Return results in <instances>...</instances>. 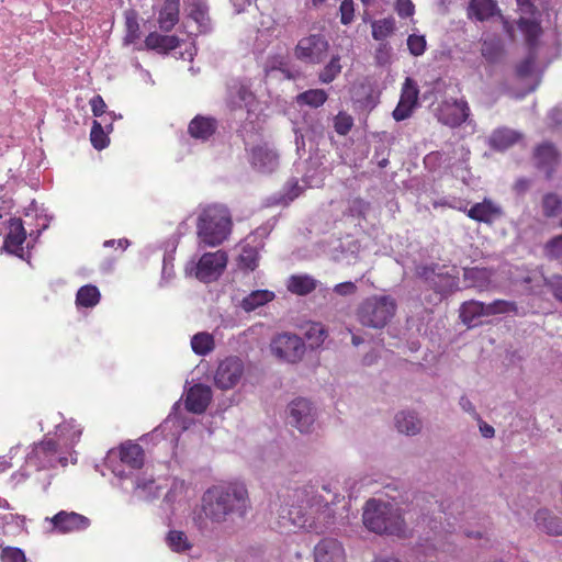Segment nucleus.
Returning <instances> with one entry per match:
<instances>
[{"instance_id": "62", "label": "nucleus", "mask_w": 562, "mask_h": 562, "mask_svg": "<svg viewBox=\"0 0 562 562\" xmlns=\"http://www.w3.org/2000/svg\"><path fill=\"white\" fill-rule=\"evenodd\" d=\"M272 228L273 224L267 222L263 225L256 228V231L246 238V241H250L254 245H256L257 243H261L263 245V239L270 235Z\"/></svg>"}, {"instance_id": "24", "label": "nucleus", "mask_w": 562, "mask_h": 562, "mask_svg": "<svg viewBox=\"0 0 562 562\" xmlns=\"http://www.w3.org/2000/svg\"><path fill=\"white\" fill-rule=\"evenodd\" d=\"M533 521L541 532L549 536H562V518L547 508H540L535 513Z\"/></svg>"}, {"instance_id": "28", "label": "nucleus", "mask_w": 562, "mask_h": 562, "mask_svg": "<svg viewBox=\"0 0 562 562\" xmlns=\"http://www.w3.org/2000/svg\"><path fill=\"white\" fill-rule=\"evenodd\" d=\"M499 13L495 0H471L468 5V16L483 22Z\"/></svg>"}, {"instance_id": "34", "label": "nucleus", "mask_w": 562, "mask_h": 562, "mask_svg": "<svg viewBox=\"0 0 562 562\" xmlns=\"http://www.w3.org/2000/svg\"><path fill=\"white\" fill-rule=\"evenodd\" d=\"M318 281L308 274L292 276L288 281V290L297 295H307L316 290Z\"/></svg>"}, {"instance_id": "50", "label": "nucleus", "mask_w": 562, "mask_h": 562, "mask_svg": "<svg viewBox=\"0 0 562 562\" xmlns=\"http://www.w3.org/2000/svg\"><path fill=\"white\" fill-rule=\"evenodd\" d=\"M190 16L201 26L205 27L209 22L207 5L204 0H194L191 4Z\"/></svg>"}, {"instance_id": "57", "label": "nucleus", "mask_w": 562, "mask_h": 562, "mask_svg": "<svg viewBox=\"0 0 562 562\" xmlns=\"http://www.w3.org/2000/svg\"><path fill=\"white\" fill-rule=\"evenodd\" d=\"M544 284L553 295V297L562 304V276L553 274L548 279H544Z\"/></svg>"}, {"instance_id": "36", "label": "nucleus", "mask_w": 562, "mask_h": 562, "mask_svg": "<svg viewBox=\"0 0 562 562\" xmlns=\"http://www.w3.org/2000/svg\"><path fill=\"white\" fill-rule=\"evenodd\" d=\"M501 214V209L495 206L491 201L475 203L468 212V216L477 222L490 223L495 215Z\"/></svg>"}, {"instance_id": "41", "label": "nucleus", "mask_w": 562, "mask_h": 562, "mask_svg": "<svg viewBox=\"0 0 562 562\" xmlns=\"http://www.w3.org/2000/svg\"><path fill=\"white\" fill-rule=\"evenodd\" d=\"M372 37L375 41L385 42L395 31V20L393 18H385L381 20H374L371 23Z\"/></svg>"}, {"instance_id": "60", "label": "nucleus", "mask_w": 562, "mask_h": 562, "mask_svg": "<svg viewBox=\"0 0 562 562\" xmlns=\"http://www.w3.org/2000/svg\"><path fill=\"white\" fill-rule=\"evenodd\" d=\"M416 108L417 106L412 105L409 103H405L400 100L397 105L395 106V109L392 112V116L396 122H402V121L411 117Z\"/></svg>"}, {"instance_id": "9", "label": "nucleus", "mask_w": 562, "mask_h": 562, "mask_svg": "<svg viewBox=\"0 0 562 562\" xmlns=\"http://www.w3.org/2000/svg\"><path fill=\"white\" fill-rule=\"evenodd\" d=\"M416 273L429 289L441 296H448L459 290V274L456 268L446 270L445 266L430 263L418 267Z\"/></svg>"}, {"instance_id": "35", "label": "nucleus", "mask_w": 562, "mask_h": 562, "mask_svg": "<svg viewBox=\"0 0 562 562\" xmlns=\"http://www.w3.org/2000/svg\"><path fill=\"white\" fill-rule=\"evenodd\" d=\"M274 296L272 291L255 290L241 300L240 307L249 313L271 302Z\"/></svg>"}, {"instance_id": "16", "label": "nucleus", "mask_w": 562, "mask_h": 562, "mask_svg": "<svg viewBox=\"0 0 562 562\" xmlns=\"http://www.w3.org/2000/svg\"><path fill=\"white\" fill-rule=\"evenodd\" d=\"M227 265V255L223 250L205 252L195 266V278L204 283L217 280Z\"/></svg>"}, {"instance_id": "8", "label": "nucleus", "mask_w": 562, "mask_h": 562, "mask_svg": "<svg viewBox=\"0 0 562 562\" xmlns=\"http://www.w3.org/2000/svg\"><path fill=\"white\" fill-rule=\"evenodd\" d=\"M517 312L518 307L514 301L494 300L491 303H484L471 300L461 305L460 318L469 328H473L481 324L480 318L483 316L517 314Z\"/></svg>"}, {"instance_id": "40", "label": "nucleus", "mask_w": 562, "mask_h": 562, "mask_svg": "<svg viewBox=\"0 0 562 562\" xmlns=\"http://www.w3.org/2000/svg\"><path fill=\"white\" fill-rule=\"evenodd\" d=\"M58 437L64 441L65 445L74 446L76 445L82 434V429L79 425L76 424L74 419L69 422L60 423L56 427Z\"/></svg>"}, {"instance_id": "61", "label": "nucleus", "mask_w": 562, "mask_h": 562, "mask_svg": "<svg viewBox=\"0 0 562 562\" xmlns=\"http://www.w3.org/2000/svg\"><path fill=\"white\" fill-rule=\"evenodd\" d=\"M340 22L342 25H349L355 18L353 0H342L339 7Z\"/></svg>"}, {"instance_id": "2", "label": "nucleus", "mask_w": 562, "mask_h": 562, "mask_svg": "<svg viewBox=\"0 0 562 562\" xmlns=\"http://www.w3.org/2000/svg\"><path fill=\"white\" fill-rule=\"evenodd\" d=\"M249 507L248 491L240 482L212 485L202 496V510L214 524L244 518Z\"/></svg>"}, {"instance_id": "30", "label": "nucleus", "mask_w": 562, "mask_h": 562, "mask_svg": "<svg viewBox=\"0 0 562 562\" xmlns=\"http://www.w3.org/2000/svg\"><path fill=\"white\" fill-rule=\"evenodd\" d=\"M517 26L525 35L529 50H535L542 34L540 22L535 18L520 16L517 21Z\"/></svg>"}, {"instance_id": "44", "label": "nucleus", "mask_w": 562, "mask_h": 562, "mask_svg": "<svg viewBox=\"0 0 562 562\" xmlns=\"http://www.w3.org/2000/svg\"><path fill=\"white\" fill-rule=\"evenodd\" d=\"M340 56L334 55L318 74V80L322 83L333 82L341 72Z\"/></svg>"}, {"instance_id": "13", "label": "nucleus", "mask_w": 562, "mask_h": 562, "mask_svg": "<svg viewBox=\"0 0 562 562\" xmlns=\"http://www.w3.org/2000/svg\"><path fill=\"white\" fill-rule=\"evenodd\" d=\"M225 103L231 111L245 109L250 114L256 103V95L247 82L234 78L226 85Z\"/></svg>"}, {"instance_id": "15", "label": "nucleus", "mask_w": 562, "mask_h": 562, "mask_svg": "<svg viewBox=\"0 0 562 562\" xmlns=\"http://www.w3.org/2000/svg\"><path fill=\"white\" fill-rule=\"evenodd\" d=\"M251 168L260 173H272L279 166V154L273 145L261 142L246 149Z\"/></svg>"}, {"instance_id": "64", "label": "nucleus", "mask_w": 562, "mask_h": 562, "mask_svg": "<svg viewBox=\"0 0 562 562\" xmlns=\"http://www.w3.org/2000/svg\"><path fill=\"white\" fill-rule=\"evenodd\" d=\"M173 276V256L170 254H165L162 259L160 285H162L164 282L170 281Z\"/></svg>"}, {"instance_id": "53", "label": "nucleus", "mask_w": 562, "mask_h": 562, "mask_svg": "<svg viewBox=\"0 0 562 562\" xmlns=\"http://www.w3.org/2000/svg\"><path fill=\"white\" fill-rule=\"evenodd\" d=\"M407 48L411 55L422 56L427 48V42L424 35L411 34L407 37Z\"/></svg>"}, {"instance_id": "7", "label": "nucleus", "mask_w": 562, "mask_h": 562, "mask_svg": "<svg viewBox=\"0 0 562 562\" xmlns=\"http://www.w3.org/2000/svg\"><path fill=\"white\" fill-rule=\"evenodd\" d=\"M296 154L302 158L306 153V139L310 142V149L317 150V146L325 137V125L319 113H304L301 122H292Z\"/></svg>"}, {"instance_id": "3", "label": "nucleus", "mask_w": 562, "mask_h": 562, "mask_svg": "<svg viewBox=\"0 0 562 562\" xmlns=\"http://www.w3.org/2000/svg\"><path fill=\"white\" fill-rule=\"evenodd\" d=\"M119 456L121 463L112 468V472L120 481L121 487L126 492L135 493L139 498L156 497L154 479L135 473L144 465L143 448L137 443L127 441L121 445Z\"/></svg>"}, {"instance_id": "51", "label": "nucleus", "mask_w": 562, "mask_h": 562, "mask_svg": "<svg viewBox=\"0 0 562 562\" xmlns=\"http://www.w3.org/2000/svg\"><path fill=\"white\" fill-rule=\"evenodd\" d=\"M353 126V119L348 113L340 111L334 117V128L337 134L345 136L347 135Z\"/></svg>"}, {"instance_id": "4", "label": "nucleus", "mask_w": 562, "mask_h": 562, "mask_svg": "<svg viewBox=\"0 0 562 562\" xmlns=\"http://www.w3.org/2000/svg\"><path fill=\"white\" fill-rule=\"evenodd\" d=\"M362 521L368 530L378 535L401 537L406 530L405 520L400 508L376 498H370L366 502Z\"/></svg>"}, {"instance_id": "23", "label": "nucleus", "mask_w": 562, "mask_h": 562, "mask_svg": "<svg viewBox=\"0 0 562 562\" xmlns=\"http://www.w3.org/2000/svg\"><path fill=\"white\" fill-rule=\"evenodd\" d=\"M559 154L551 143H543L535 150L536 166L546 173L547 179H551L558 165Z\"/></svg>"}, {"instance_id": "12", "label": "nucleus", "mask_w": 562, "mask_h": 562, "mask_svg": "<svg viewBox=\"0 0 562 562\" xmlns=\"http://www.w3.org/2000/svg\"><path fill=\"white\" fill-rule=\"evenodd\" d=\"M329 43L322 34H311L299 41L294 53L299 60L308 64H321L325 60Z\"/></svg>"}, {"instance_id": "46", "label": "nucleus", "mask_w": 562, "mask_h": 562, "mask_svg": "<svg viewBox=\"0 0 562 562\" xmlns=\"http://www.w3.org/2000/svg\"><path fill=\"white\" fill-rule=\"evenodd\" d=\"M90 140L93 148H95L97 150H102L106 148L110 143V138L105 133V130L103 128L102 124L97 120L92 122Z\"/></svg>"}, {"instance_id": "22", "label": "nucleus", "mask_w": 562, "mask_h": 562, "mask_svg": "<svg viewBox=\"0 0 562 562\" xmlns=\"http://www.w3.org/2000/svg\"><path fill=\"white\" fill-rule=\"evenodd\" d=\"M212 400V390L209 385L199 383L191 386L186 397V408L193 414L206 411Z\"/></svg>"}, {"instance_id": "1", "label": "nucleus", "mask_w": 562, "mask_h": 562, "mask_svg": "<svg viewBox=\"0 0 562 562\" xmlns=\"http://www.w3.org/2000/svg\"><path fill=\"white\" fill-rule=\"evenodd\" d=\"M305 505H291L281 510L280 517L293 527L311 529L316 532L331 530L336 524L335 506L345 499L337 486L323 484L321 491L306 493Z\"/></svg>"}, {"instance_id": "39", "label": "nucleus", "mask_w": 562, "mask_h": 562, "mask_svg": "<svg viewBox=\"0 0 562 562\" xmlns=\"http://www.w3.org/2000/svg\"><path fill=\"white\" fill-rule=\"evenodd\" d=\"M101 300V293L98 286L86 284L78 289L76 294V304L79 307H93Z\"/></svg>"}, {"instance_id": "42", "label": "nucleus", "mask_w": 562, "mask_h": 562, "mask_svg": "<svg viewBox=\"0 0 562 562\" xmlns=\"http://www.w3.org/2000/svg\"><path fill=\"white\" fill-rule=\"evenodd\" d=\"M125 29L126 34L124 37V44L130 45L135 43L140 35L139 24L137 21V12L133 9L125 11Z\"/></svg>"}, {"instance_id": "25", "label": "nucleus", "mask_w": 562, "mask_h": 562, "mask_svg": "<svg viewBox=\"0 0 562 562\" xmlns=\"http://www.w3.org/2000/svg\"><path fill=\"white\" fill-rule=\"evenodd\" d=\"M217 125L214 117L196 115L189 123L188 133L191 137L205 142L214 135Z\"/></svg>"}, {"instance_id": "20", "label": "nucleus", "mask_w": 562, "mask_h": 562, "mask_svg": "<svg viewBox=\"0 0 562 562\" xmlns=\"http://www.w3.org/2000/svg\"><path fill=\"white\" fill-rule=\"evenodd\" d=\"M470 116V106L464 99H457L446 104L439 114V121L450 127L462 125Z\"/></svg>"}, {"instance_id": "5", "label": "nucleus", "mask_w": 562, "mask_h": 562, "mask_svg": "<svg viewBox=\"0 0 562 562\" xmlns=\"http://www.w3.org/2000/svg\"><path fill=\"white\" fill-rule=\"evenodd\" d=\"M232 231L229 210L221 204L209 205L201 211L196 221L200 244L216 247L226 240Z\"/></svg>"}, {"instance_id": "63", "label": "nucleus", "mask_w": 562, "mask_h": 562, "mask_svg": "<svg viewBox=\"0 0 562 562\" xmlns=\"http://www.w3.org/2000/svg\"><path fill=\"white\" fill-rule=\"evenodd\" d=\"M370 210V203L360 198L350 201L349 212L352 216L364 217Z\"/></svg>"}, {"instance_id": "52", "label": "nucleus", "mask_w": 562, "mask_h": 562, "mask_svg": "<svg viewBox=\"0 0 562 562\" xmlns=\"http://www.w3.org/2000/svg\"><path fill=\"white\" fill-rule=\"evenodd\" d=\"M30 212H35L36 213V217L38 221L43 220V223L41 224V228L36 229V231H31L30 232V237L36 239L41 236V234L48 228L49 226V223L50 221L53 220V216L52 215H42V214H38L37 213V206H36V201L33 200L31 202V204L29 205V207L26 209V212H25V216H29L30 215Z\"/></svg>"}, {"instance_id": "27", "label": "nucleus", "mask_w": 562, "mask_h": 562, "mask_svg": "<svg viewBox=\"0 0 562 562\" xmlns=\"http://www.w3.org/2000/svg\"><path fill=\"white\" fill-rule=\"evenodd\" d=\"M297 171H301L302 180L308 186H317L322 181L324 168L318 157L308 156L307 159L296 162Z\"/></svg>"}, {"instance_id": "48", "label": "nucleus", "mask_w": 562, "mask_h": 562, "mask_svg": "<svg viewBox=\"0 0 562 562\" xmlns=\"http://www.w3.org/2000/svg\"><path fill=\"white\" fill-rule=\"evenodd\" d=\"M463 277L472 286L476 288L485 286L490 279L487 271L477 267L464 269Z\"/></svg>"}, {"instance_id": "17", "label": "nucleus", "mask_w": 562, "mask_h": 562, "mask_svg": "<svg viewBox=\"0 0 562 562\" xmlns=\"http://www.w3.org/2000/svg\"><path fill=\"white\" fill-rule=\"evenodd\" d=\"M244 374V362L231 356L222 360L214 374V383L221 390H229L238 384Z\"/></svg>"}, {"instance_id": "56", "label": "nucleus", "mask_w": 562, "mask_h": 562, "mask_svg": "<svg viewBox=\"0 0 562 562\" xmlns=\"http://www.w3.org/2000/svg\"><path fill=\"white\" fill-rule=\"evenodd\" d=\"M536 61V54L530 50L528 56L516 66V75L519 78H526L531 75Z\"/></svg>"}, {"instance_id": "37", "label": "nucleus", "mask_w": 562, "mask_h": 562, "mask_svg": "<svg viewBox=\"0 0 562 562\" xmlns=\"http://www.w3.org/2000/svg\"><path fill=\"white\" fill-rule=\"evenodd\" d=\"M265 71L268 74L272 71H280L285 79L293 80L297 77L299 72L290 68L289 60L282 55H274L268 57Z\"/></svg>"}, {"instance_id": "38", "label": "nucleus", "mask_w": 562, "mask_h": 562, "mask_svg": "<svg viewBox=\"0 0 562 562\" xmlns=\"http://www.w3.org/2000/svg\"><path fill=\"white\" fill-rule=\"evenodd\" d=\"M328 99V94L324 89H308L299 93L295 101L300 106H310L317 109L322 106Z\"/></svg>"}, {"instance_id": "21", "label": "nucleus", "mask_w": 562, "mask_h": 562, "mask_svg": "<svg viewBox=\"0 0 562 562\" xmlns=\"http://www.w3.org/2000/svg\"><path fill=\"white\" fill-rule=\"evenodd\" d=\"M315 562H345L342 544L334 538L322 539L314 548Z\"/></svg>"}, {"instance_id": "19", "label": "nucleus", "mask_w": 562, "mask_h": 562, "mask_svg": "<svg viewBox=\"0 0 562 562\" xmlns=\"http://www.w3.org/2000/svg\"><path fill=\"white\" fill-rule=\"evenodd\" d=\"M9 232L4 237L2 249L9 254L15 255L24 259V250L22 245L26 239V231L23 222L19 217H11L8 221Z\"/></svg>"}, {"instance_id": "10", "label": "nucleus", "mask_w": 562, "mask_h": 562, "mask_svg": "<svg viewBox=\"0 0 562 562\" xmlns=\"http://www.w3.org/2000/svg\"><path fill=\"white\" fill-rule=\"evenodd\" d=\"M67 462L66 457L58 456V445L53 439H44L34 443L32 451L26 456V465L33 467L37 471L56 468L57 464L66 467Z\"/></svg>"}, {"instance_id": "49", "label": "nucleus", "mask_w": 562, "mask_h": 562, "mask_svg": "<svg viewBox=\"0 0 562 562\" xmlns=\"http://www.w3.org/2000/svg\"><path fill=\"white\" fill-rule=\"evenodd\" d=\"M562 209V200L555 193H547L542 198V212L547 217H554Z\"/></svg>"}, {"instance_id": "11", "label": "nucleus", "mask_w": 562, "mask_h": 562, "mask_svg": "<svg viewBox=\"0 0 562 562\" xmlns=\"http://www.w3.org/2000/svg\"><path fill=\"white\" fill-rule=\"evenodd\" d=\"M270 347L274 356L289 363L299 362L306 350L304 340L300 336L290 333L277 335Z\"/></svg>"}, {"instance_id": "43", "label": "nucleus", "mask_w": 562, "mask_h": 562, "mask_svg": "<svg viewBox=\"0 0 562 562\" xmlns=\"http://www.w3.org/2000/svg\"><path fill=\"white\" fill-rule=\"evenodd\" d=\"M191 348L198 356H206L214 349L213 336L209 333H198L191 338Z\"/></svg>"}, {"instance_id": "29", "label": "nucleus", "mask_w": 562, "mask_h": 562, "mask_svg": "<svg viewBox=\"0 0 562 562\" xmlns=\"http://www.w3.org/2000/svg\"><path fill=\"white\" fill-rule=\"evenodd\" d=\"M180 0H165L159 11L158 24L161 31L169 32L179 22Z\"/></svg>"}, {"instance_id": "6", "label": "nucleus", "mask_w": 562, "mask_h": 562, "mask_svg": "<svg viewBox=\"0 0 562 562\" xmlns=\"http://www.w3.org/2000/svg\"><path fill=\"white\" fill-rule=\"evenodd\" d=\"M396 308V301L391 295H372L359 304L357 318L364 327L381 329L394 317Z\"/></svg>"}, {"instance_id": "55", "label": "nucleus", "mask_w": 562, "mask_h": 562, "mask_svg": "<svg viewBox=\"0 0 562 562\" xmlns=\"http://www.w3.org/2000/svg\"><path fill=\"white\" fill-rule=\"evenodd\" d=\"M1 562H26V555L21 548L4 547L0 553Z\"/></svg>"}, {"instance_id": "47", "label": "nucleus", "mask_w": 562, "mask_h": 562, "mask_svg": "<svg viewBox=\"0 0 562 562\" xmlns=\"http://www.w3.org/2000/svg\"><path fill=\"white\" fill-rule=\"evenodd\" d=\"M418 94L419 89L417 82L413 78L406 77L402 86L400 100L405 103L418 106Z\"/></svg>"}, {"instance_id": "59", "label": "nucleus", "mask_w": 562, "mask_h": 562, "mask_svg": "<svg viewBox=\"0 0 562 562\" xmlns=\"http://www.w3.org/2000/svg\"><path fill=\"white\" fill-rule=\"evenodd\" d=\"M392 47L387 42H381L375 49V63L379 66H386L391 63Z\"/></svg>"}, {"instance_id": "45", "label": "nucleus", "mask_w": 562, "mask_h": 562, "mask_svg": "<svg viewBox=\"0 0 562 562\" xmlns=\"http://www.w3.org/2000/svg\"><path fill=\"white\" fill-rule=\"evenodd\" d=\"M166 542L173 552H186L191 549V544L183 531L170 530L167 533Z\"/></svg>"}, {"instance_id": "31", "label": "nucleus", "mask_w": 562, "mask_h": 562, "mask_svg": "<svg viewBox=\"0 0 562 562\" xmlns=\"http://www.w3.org/2000/svg\"><path fill=\"white\" fill-rule=\"evenodd\" d=\"M144 44L147 49L168 53L179 46L180 40L176 35H161L151 32L146 36Z\"/></svg>"}, {"instance_id": "14", "label": "nucleus", "mask_w": 562, "mask_h": 562, "mask_svg": "<svg viewBox=\"0 0 562 562\" xmlns=\"http://www.w3.org/2000/svg\"><path fill=\"white\" fill-rule=\"evenodd\" d=\"M315 418L316 409L306 398L297 397L288 406V423L302 434L312 431Z\"/></svg>"}, {"instance_id": "54", "label": "nucleus", "mask_w": 562, "mask_h": 562, "mask_svg": "<svg viewBox=\"0 0 562 562\" xmlns=\"http://www.w3.org/2000/svg\"><path fill=\"white\" fill-rule=\"evenodd\" d=\"M391 147L387 143L381 140L374 146L372 160L380 167L385 168L389 165Z\"/></svg>"}, {"instance_id": "26", "label": "nucleus", "mask_w": 562, "mask_h": 562, "mask_svg": "<svg viewBox=\"0 0 562 562\" xmlns=\"http://www.w3.org/2000/svg\"><path fill=\"white\" fill-rule=\"evenodd\" d=\"M521 138V134L508 127H498L488 137L490 148L496 151H505Z\"/></svg>"}, {"instance_id": "32", "label": "nucleus", "mask_w": 562, "mask_h": 562, "mask_svg": "<svg viewBox=\"0 0 562 562\" xmlns=\"http://www.w3.org/2000/svg\"><path fill=\"white\" fill-rule=\"evenodd\" d=\"M395 426L400 432L415 436L422 430L423 424L415 412L402 411L395 415Z\"/></svg>"}, {"instance_id": "58", "label": "nucleus", "mask_w": 562, "mask_h": 562, "mask_svg": "<svg viewBox=\"0 0 562 562\" xmlns=\"http://www.w3.org/2000/svg\"><path fill=\"white\" fill-rule=\"evenodd\" d=\"M544 249L549 258L562 261V235L551 238Z\"/></svg>"}, {"instance_id": "33", "label": "nucleus", "mask_w": 562, "mask_h": 562, "mask_svg": "<svg viewBox=\"0 0 562 562\" xmlns=\"http://www.w3.org/2000/svg\"><path fill=\"white\" fill-rule=\"evenodd\" d=\"M262 248L261 243L251 245L250 241L243 247L241 252L238 256V267L243 270L254 271L258 266L259 249Z\"/></svg>"}, {"instance_id": "18", "label": "nucleus", "mask_w": 562, "mask_h": 562, "mask_svg": "<svg viewBox=\"0 0 562 562\" xmlns=\"http://www.w3.org/2000/svg\"><path fill=\"white\" fill-rule=\"evenodd\" d=\"M58 533H70L88 529L91 521L88 517L76 512L60 510L50 518H46Z\"/></svg>"}]
</instances>
